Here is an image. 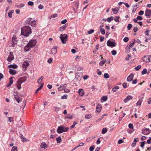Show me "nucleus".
Here are the masks:
<instances>
[{"instance_id":"nucleus-1","label":"nucleus","mask_w":151,"mask_h":151,"mask_svg":"<svg viewBox=\"0 0 151 151\" xmlns=\"http://www.w3.org/2000/svg\"><path fill=\"white\" fill-rule=\"evenodd\" d=\"M21 34L25 36L28 37L32 32L31 29H21Z\"/></svg>"},{"instance_id":"nucleus-2","label":"nucleus","mask_w":151,"mask_h":151,"mask_svg":"<svg viewBox=\"0 0 151 151\" xmlns=\"http://www.w3.org/2000/svg\"><path fill=\"white\" fill-rule=\"evenodd\" d=\"M62 42L63 44H65L66 43L67 41L68 40V36L66 34H61L60 35V37Z\"/></svg>"},{"instance_id":"nucleus-3","label":"nucleus","mask_w":151,"mask_h":151,"mask_svg":"<svg viewBox=\"0 0 151 151\" xmlns=\"http://www.w3.org/2000/svg\"><path fill=\"white\" fill-rule=\"evenodd\" d=\"M12 47H14L15 45L17 43V38L15 35H14L12 38Z\"/></svg>"},{"instance_id":"nucleus-4","label":"nucleus","mask_w":151,"mask_h":151,"mask_svg":"<svg viewBox=\"0 0 151 151\" xmlns=\"http://www.w3.org/2000/svg\"><path fill=\"white\" fill-rule=\"evenodd\" d=\"M143 60L147 63L151 61V55L144 56L143 58Z\"/></svg>"},{"instance_id":"nucleus-5","label":"nucleus","mask_w":151,"mask_h":151,"mask_svg":"<svg viewBox=\"0 0 151 151\" xmlns=\"http://www.w3.org/2000/svg\"><path fill=\"white\" fill-rule=\"evenodd\" d=\"M37 41L36 39H33L30 40L28 44L32 47H34L37 43Z\"/></svg>"},{"instance_id":"nucleus-6","label":"nucleus","mask_w":151,"mask_h":151,"mask_svg":"<svg viewBox=\"0 0 151 151\" xmlns=\"http://www.w3.org/2000/svg\"><path fill=\"white\" fill-rule=\"evenodd\" d=\"M64 127L63 125H61L59 126L57 129V132L58 133H62L64 132Z\"/></svg>"},{"instance_id":"nucleus-7","label":"nucleus","mask_w":151,"mask_h":151,"mask_svg":"<svg viewBox=\"0 0 151 151\" xmlns=\"http://www.w3.org/2000/svg\"><path fill=\"white\" fill-rule=\"evenodd\" d=\"M145 15L147 16V18H149L151 16V10L146 9L145 12Z\"/></svg>"},{"instance_id":"nucleus-8","label":"nucleus","mask_w":151,"mask_h":151,"mask_svg":"<svg viewBox=\"0 0 151 151\" xmlns=\"http://www.w3.org/2000/svg\"><path fill=\"white\" fill-rule=\"evenodd\" d=\"M107 45L110 47H114L116 45L115 43L113 42L110 41L109 40H108L107 42Z\"/></svg>"},{"instance_id":"nucleus-9","label":"nucleus","mask_w":151,"mask_h":151,"mask_svg":"<svg viewBox=\"0 0 151 151\" xmlns=\"http://www.w3.org/2000/svg\"><path fill=\"white\" fill-rule=\"evenodd\" d=\"M14 56L12 53L11 52H10V55L7 58V60L9 62H11L14 59Z\"/></svg>"},{"instance_id":"nucleus-10","label":"nucleus","mask_w":151,"mask_h":151,"mask_svg":"<svg viewBox=\"0 0 151 151\" xmlns=\"http://www.w3.org/2000/svg\"><path fill=\"white\" fill-rule=\"evenodd\" d=\"M29 65V63L27 61L24 62L22 65V67L23 68H25V71H26V68Z\"/></svg>"},{"instance_id":"nucleus-11","label":"nucleus","mask_w":151,"mask_h":151,"mask_svg":"<svg viewBox=\"0 0 151 151\" xmlns=\"http://www.w3.org/2000/svg\"><path fill=\"white\" fill-rule=\"evenodd\" d=\"M134 74L133 73H131L127 78V81H131L133 79Z\"/></svg>"},{"instance_id":"nucleus-12","label":"nucleus","mask_w":151,"mask_h":151,"mask_svg":"<svg viewBox=\"0 0 151 151\" xmlns=\"http://www.w3.org/2000/svg\"><path fill=\"white\" fill-rule=\"evenodd\" d=\"M133 98L132 96H128L124 100V102L126 103L129 100L132 99Z\"/></svg>"},{"instance_id":"nucleus-13","label":"nucleus","mask_w":151,"mask_h":151,"mask_svg":"<svg viewBox=\"0 0 151 151\" xmlns=\"http://www.w3.org/2000/svg\"><path fill=\"white\" fill-rule=\"evenodd\" d=\"M32 47L28 44L27 45L24 47V50L26 52L29 51Z\"/></svg>"},{"instance_id":"nucleus-14","label":"nucleus","mask_w":151,"mask_h":151,"mask_svg":"<svg viewBox=\"0 0 151 151\" xmlns=\"http://www.w3.org/2000/svg\"><path fill=\"white\" fill-rule=\"evenodd\" d=\"M57 47L55 46L52 48L51 50V54H55L57 52Z\"/></svg>"},{"instance_id":"nucleus-15","label":"nucleus","mask_w":151,"mask_h":151,"mask_svg":"<svg viewBox=\"0 0 151 151\" xmlns=\"http://www.w3.org/2000/svg\"><path fill=\"white\" fill-rule=\"evenodd\" d=\"M101 109V105L100 104H98L96 107V111L98 112H100Z\"/></svg>"},{"instance_id":"nucleus-16","label":"nucleus","mask_w":151,"mask_h":151,"mask_svg":"<svg viewBox=\"0 0 151 151\" xmlns=\"http://www.w3.org/2000/svg\"><path fill=\"white\" fill-rule=\"evenodd\" d=\"M21 83H22L23 82L27 80L26 77L25 76L20 77L18 79Z\"/></svg>"},{"instance_id":"nucleus-17","label":"nucleus","mask_w":151,"mask_h":151,"mask_svg":"<svg viewBox=\"0 0 151 151\" xmlns=\"http://www.w3.org/2000/svg\"><path fill=\"white\" fill-rule=\"evenodd\" d=\"M135 42V40H133L132 41H131L130 42L129 46L127 47V48H129V49H130V47H133L134 46Z\"/></svg>"},{"instance_id":"nucleus-18","label":"nucleus","mask_w":151,"mask_h":151,"mask_svg":"<svg viewBox=\"0 0 151 151\" xmlns=\"http://www.w3.org/2000/svg\"><path fill=\"white\" fill-rule=\"evenodd\" d=\"M78 93L79 95L83 96L84 95V91L82 89H80L78 90Z\"/></svg>"},{"instance_id":"nucleus-19","label":"nucleus","mask_w":151,"mask_h":151,"mask_svg":"<svg viewBox=\"0 0 151 151\" xmlns=\"http://www.w3.org/2000/svg\"><path fill=\"white\" fill-rule=\"evenodd\" d=\"M40 147L41 148L45 149L47 147V146L45 142H42L41 144Z\"/></svg>"},{"instance_id":"nucleus-20","label":"nucleus","mask_w":151,"mask_h":151,"mask_svg":"<svg viewBox=\"0 0 151 151\" xmlns=\"http://www.w3.org/2000/svg\"><path fill=\"white\" fill-rule=\"evenodd\" d=\"M9 72L12 75H14L16 74L17 72L14 70L10 69Z\"/></svg>"},{"instance_id":"nucleus-21","label":"nucleus","mask_w":151,"mask_h":151,"mask_svg":"<svg viewBox=\"0 0 151 151\" xmlns=\"http://www.w3.org/2000/svg\"><path fill=\"white\" fill-rule=\"evenodd\" d=\"M32 27H35L36 26V21L35 20L32 21L30 23Z\"/></svg>"},{"instance_id":"nucleus-22","label":"nucleus","mask_w":151,"mask_h":151,"mask_svg":"<svg viewBox=\"0 0 151 151\" xmlns=\"http://www.w3.org/2000/svg\"><path fill=\"white\" fill-rule=\"evenodd\" d=\"M44 83H43L42 84H41L40 85V86L37 89L36 91H35V93H37V92L39 91L43 87V86Z\"/></svg>"},{"instance_id":"nucleus-23","label":"nucleus","mask_w":151,"mask_h":151,"mask_svg":"<svg viewBox=\"0 0 151 151\" xmlns=\"http://www.w3.org/2000/svg\"><path fill=\"white\" fill-rule=\"evenodd\" d=\"M20 138L22 139V141L23 142H25L26 141H28V140L27 139L24 137H23L22 135L20 137Z\"/></svg>"},{"instance_id":"nucleus-24","label":"nucleus","mask_w":151,"mask_h":151,"mask_svg":"<svg viewBox=\"0 0 151 151\" xmlns=\"http://www.w3.org/2000/svg\"><path fill=\"white\" fill-rule=\"evenodd\" d=\"M73 117V115H71L69 114H67L65 116V119L66 118L71 119H72Z\"/></svg>"},{"instance_id":"nucleus-25","label":"nucleus","mask_w":151,"mask_h":151,"mask_svg":"<svg viewBox=\"0 0 151 151\" xmlns=\"http://www.w3.org/2000/svg\"><path fill=\"white\" fill-rule=\"evenodd\" d=\"M14 11L13 10H11L9 11L8 13V16L10 18L12 17V14L14 12Z\"/></svg>"},{"instance_id":"nucleus-26","label":"nucleus","mask_w":151,"mask_h":151,"mask_svg":"<svg viewBox=\"0 0 151 151\" xmlns=\"http://www.w3.org/2000/svg\"><path fill=\"white\" fill-rule=\"evenodd\" d=\"M17 66L16 65H10L8 66V67L9 68H17Z\"/></svg>"},{"instance_id":"nucleus-27","label":"nucleus","mask_w":151,"mask_h":151,"mask_svg":"<svg viewBox=\"0 0 151 151\" xmlns=\"http://www.w3.org/2000/svg\"><path fill=\"white\" fill-rule=\"evenodd\" d=\"M14 98L18 103L20 102V97L17 95H14Z\"/></svg>"},{"instance_id":"nucleus-28","label":"nucleus","mask_w":151,"mask_h":151,"mask_svg":"<svg viewBox=\"0 0 151 151\" xmlns=\"http://www.w3.org/2000/svg\"><path fill=\"white\" fill-rule=\"evenodd\" d=\"M119 88V87L118 86H116L112 89V91L113 92H116Z\"/></svg>"},{"instance_id":"nucleus-29","label":"nucleus","mask_w":151,"mask_h":151,"mask_svg":"<svg viewBox=\"0 0 151 151\" xmlns=\"http://www.w3.org/2000/svg\"><path fill=\"white\" fill-rule=\"evenodd\" d=\"M24 4H21L19 5H17L16 6V7L19 8H21L22 7H24Z\"/></svg>"},{"instance_id":"nucleus-30","label":"nucleus","mask_w":151,"mask_h":151,"mask_svg":"<svg viewBox=\"0 0 151 151\" xmlns=\"http://www.w3.org/2000/svg\"><path fill=\"white\" fill-rule=\"evenodd\" d=\"M91 117V114H87L85 116V118L87 119H89Z\"/></svg>"},{"instance_id":"nucleus-31","label":"nucleus","mask_w":151,"mask_h":151,"mask_svg":"<svg viewBox=\"0 0 151 151\" xmlns=\"http://www.w3.org/2000/svg\"><path fill=\"white\" fill-rule=\"evenodd\" d=\"M43 78H44L42 76L38 80L37 82L39 84H40V83L41 84H42V79H43Z\"/></svg>"},{"instance_id":"nucleus-32","label":"nucleus","mask_w":151,"mask_h":151,"mask_svg":"<svg viewBox=\"0 0 151 151\" xmlns=\"http://www.w3.org/2000/svg\"><path fill=\"white\" fill-rule=\"evenodd\" d=\"M120 17L118 16L115 17L114 18V21L116 22H119V19Z\"/></svg>"},{"instance_id":"nucleus-33","label":"nucleus","mask_w":151,"mask_h":151,"mask_svg":"<svg viewBox=\"0 0 151 151\" xmlns=\"http://www.w3.org/2000/svg\"><path fill=\"white\" fill-rule=\"evenodd\" d=\"M62 140L60 137L56 138V141L57 143H60L61 142Z\"/></svg>"},{"instance_id":"nucleus-34","label":"nucleus","mask_w":151,"mask_h":151,"mask_svg":"<svg viewBox=\"0 0 151 151\" xmlns=\"http://www.w3.org/2000/svg\"><path fill=\"white\" fill-rule=\"evenodd\" d=\"M104 77L106 79L108 78H109V75L107 73H105L104 75Z\"/></svg>"},{"instance_id":"nucleus-35","label":"nucleus","mask_w":151,"mask_h":151,"mask_svg":"<svg viewBox=\"0 0 151 151\" xmlns=\"http://www.w3.org/2000/svg\"><path fill=\"white\" fill-rule=\"evenodd\" d=\"M113 18L112 16L110 17L109 18H108L107 19V21L108 22H110L111 21L113 20Z\"/></svg>"},{"instance_id":"nucleus-36","label":"nucleus","mask_w":151,"mask_h":151,"mask_svg":"<svg viewBox=\"0 0 151 151\" xmlns=\"http://www.w3.org/2000/svg\"><path fill=\"white\" fill-rule=\"evenodd\" d=\"M107 99V97L106 96H103L101 98V99L103 101H106Z\"/></svg>"},{"instance_id":"nucleus-37","label":"nucleus","mask_w":151,"mask_h":151,"mask_svg":"<svg viewBox=\"0 0 151 151\" xmlns=\"http://www.w3.org/2000/svg\"><path fill=\"white\" fill-rule=\"evenodd\" d=\"M107 132V130L106 128H104L102 130V133L103 134Z\"/></svg>"},{"instance_id":"nucleus-38","label":"nucleus","mask_w":151,"mask_h":151,"mask_svg":"<svg viewBox=\"0 0 151 151\" xmlns=\"http://www.w3.org/2000/svg\"><path fill=\"white\" fill-rule=\"evenodd\" d=\"M11 151H17V147H13Z\"/></svg>"},{"instance_id":"nucleus-39","label":"nucleus","mask_w":151,"mask_h":151,"mask_svg":"<svg viewBox=\"0 0 151 151\" xmlns=\"http://www.w3.org/2000/svg\"><path fill=\"white\" fill-rule=\"evenodd\" d=\"M112 10L114 14H116L118 13V10L117 9H113Z\"/></svg>"},{"instance_id":"nucleus-40","label":"nucleus","mask_w":151,"mask_h":151,"mask_svg":"<svg viewBox=\"0 0 151 151\" xmlns=\"http://www.w3.org/2000/svg\"><path fill=\"white\" fill-rule=\"evenodd\" d=\"M77 124V123H76L75 122H74L73 125L70 127V129H71L74 128L75 127L76 124Z\"/></svg>"},{"instance_id":"nucleus-41","label":"nucleus","mask_w":151,"mask_h":151,"mask_svg":"<svg viewBox=\"0 0 151 151\" xmlns=\"http://www.w3.org/2000/svg\"><path fill=\"white\" fill-rule=\"evenodd\" d=\"M147 72V70L146 69H144L142 72V75H143L146 74Z\"/></svg>"},{"instance_id":"nucleus-42","label":"nucleus","mask_w":151,"mask_h":151,"mask_svg":"<svg viewBox=\"0 0 151 151\" xmlns=\"http://www.w3.org/2000/svg\"><path fill=\"white\" fill-rule=\"evenodd\" d=\"M129 40V38L128 37H125V38H124L123 39L124 41L126 42H127Z\"/></svg>"},{"instance_id":"nucleus-43","label":"nucleus","mask_w":151,"mask_h":151,"mask_svg":"<svg viewBox=\"0 0 151 151\" xmlns=\"http://www.w3.org/2000/svg\"><path fill=\"white\" fill-rule=\"evenodd\" d=\"M95 146L94 145H93L91 147H90L89 148V150L90 151H93L94 149Z\"/></svg>"},{"instance_id":"nucleus-44","label":"nucleus","mask_w":151,"mask_h":151,"mask_svg":"<svg viewBox=\"0 0 151 151\" xmlns=\"http://www.w3.org/2000/svg\"><path fill=\"white\" fill-rule=\"evenodd\" d=\"M94 30L93 29H91L88 31V34H90L94 32Z\"/></svg>"},{"instance_id":"nucleus-45","label":"nucleus","mask_w":151,"mask_h":151,"mask_svg":"<svg viewBox=\"0 0 151 151\" xmlns=\"http://www.w3.org/2000/svg\"><path fill=\"white\" fill-rule=\"evenodd\" d=\"M141 68V66L140 65H138L135 68V69L136 70H138Z\"/></svg>"},{"instance_id":"nucleus-46","label":"nucleus","mask_w":151,"mask_h":151,"mask_svg":"<svg viewBox=\"0 0 151 151\" xmlns=\"http://www.w3.org/2000/svg\"><path fill=\"white\" fill-rule=\"evenodd\" d=\"M106 62V60H103L100 62L99 65L101 66L103 65Z\"/></svg>"},{"instance_id":"nucleus-47","label":"nucleus","mask_w":151,"mask_h":151,"mask_svg":"<svg viewBox=\"0 0 151 151\" xmlns=\"http://www.w3.org/2000/svg\"><path fill=\"white\" fill-rule=\"evenodd\" d=\"M67 96V95H64L63 96H61V99H66Z\"/></svg>"},{"instance_id":"nucleus-48","label":"nucleus","mask_w":151,"mask_h":151,"mask_svg":"<svg viewBox=\"0 0 151 151\" xmlns=\"http://www.w3.org/2000/svg\"><path fill=\"white\" fill-rule=\"evenodd\" d=\"M13 78H14V77H11L10 78V79H9V83H11L12 84L13 83V80L12 79Z\"/></svg>"},{"instance_id":"nucleus-49","label":"nucleus","mask_w":151,"mask_h":151,"mask_svg":"<svg viewBox=\"0 0 151 151\" xmlns=\"http://www.w3.org/2000/svg\"><path fill=\"white\" fill-rule=\"evenodd\" d=\"M145 143V141L142 142H141V145H140L141 147H144Z\"/></svg>"},{"instance_id":"nucleus-50","label":"nucleus","mask_w":151,"mask_h":151,"mask_svg":"<svg viewBox=\"0 0 151 151\" xmlns=\"http://www.w3.org/2000/svg\"><path fill=\"white\" fill-rule=\"evenodd\" d=\"M149 129H145L144 130H142V132L143 134H145V131H149Z\"/></svg>"},{"instance_id":"nucleus-51","label":"nucleus","mask_w":151,"mask_h":151,"mask_svg":"<svg viewBox=\"0 0 151 151\" xmlns=\"http://www.w3.org/2000/svg\"><path fill=\"white\" fill-rule=\"evenodd\" d=\"M52 61V58H50L48 59V60L47 62L48 63L50 64L51 63Z\"/></svg>"},{"instance_id":"nucleus-52","label":"nucleus","mask_w":151,"mask_h":151,"mask_svg":"<svg viewBox=\"0 0 151 151\" xmlns=\"http://www.w3.org/2000/svg\"><path fill=\"white\" fill-rule=\"evenodd\" d=\"M116 51L115 50H113L111 51V54L113 55H115L116 54Z\"/></svg>"},{"instance_id":"nucleus-53","label":"nucleus","mask_w":151,"mask_h":151,"mask_svg":"<svg viewBox=\"0 0 151 151\" xmlns=\"http://www.w3.org/2000/svg\"><path fill=\"white\" fill-rule=\"evenodd\" d=\"M101 32L102 35H104L105 34V30L104 29H101Z\"/></svg>"},{"instance_id":"nucleus-54","label":"nucleus","mask_w":151,"mask_h":151,"mask_svg":"<svg viewBox=\"0 0 151 151\" xmlns=\"http://www.w3.org/2000/svg\"><path fill=\"white\" fill-rule=\"evenodd\" d=\"M144 13V12L143 11L141 10L139 11V12L138 14L139 15H142Z\"/></svg>"},{"instance_id":"nucleus-55","label":"nucleus","mask_w":151,"mask_h":151,"mask_svg":"<svg viewBox=\"0 0 151 151\" xmlns=\"http://www.w3.org/2000/svg\"><path fill=\"white\" fill-rule=\"evenodd\" d=\"M22 83H21V82L19 80H18V81L17 82L16 85H19L20 86H21V84Z\"/></svg>"},{"instance_id":"nucleus-56","label":"nucleus","mask_w":151,"mask_h":151,"mask_svg":"<svg viewBox=\"0 0 151 151\" xmlns=\"http://www.w3.org/2000/svg\"><path fill=\"white\" fill-rule=\"evenodd\" d=\"M101 137H100L97 140L96 143L97 144H99L100 143L101 141L100 140V139L101 138Z\"/></svg>"},{"instance_id":"nucleus-57","label":"nucleus","mask_w":151,"mask_h":151,"mask_svg":"<svg viewBox=\"0 0 151 151\" xmlns=\"http://www.w3.org/2000/svg\"><path fill=\"white\" fill-rule=\"evenodd\" d=\"M129 127L130 129H133V125L131 124L130 123L129 124Z\"/></svg>"},{"instance_id":"nucleus-58","label":"nucleus","mask_w":151,"mask_h":151,"mask_svg":"<svg viewBox=\"0 0 151 151\" xmlns=\"http://www.w3.org/2000/svg\"><path fill=\"white\" fill-rule=\"evenodd\" d=\"M147 143L149 144H150L151 143V137H150L149 139L147 140Z\"/></svg>"},{"instance_id":"nucleus-59","label":"nucleus","mask_w":151,"mask_h":151,"mask_svg":"<svg viewBox=\"0 0 151 151\" xmlns=\"http://www.w3.org/2000/svg\"><path fill=\"white\" fill-rule=\"evenodd\" d=\"M28 4L29 5L32 6L34 4V3L32 1H29L28 2Z\"/></svg>"},{"instance_id":"nucleus-60","label":"nucleus","mask_w":151,"mask_h":151,"mask_svg":"<svg viewBox=\"0 0 151 151\" xmlns=\"http://www.w3.org/2000/svg\"><path fill=\"white\" fill-rule=\"evenodd\" d=\"M141 104V102L140 101H139L136 103L137 106H140Z\"/></svg>"},{"instance_id":"nucleus-61","label":"nucleus","mask_w":151,"mask_h":151,"mask_svg":"<svg viewBox=\"0 0 151 151\" xmlns=\"http://www.w3.org/2000/svg\"><path fill=\"white\" fill-rule=\"evenodd\" d=\"M66 84L61 85L60 86V87H61L62 88H63V89L66 88Z\"/></svg>"},{"instance_id":"nucleus-62","label":"nucleus","mask_w":151,"mask_h":151,"mask_svg":"<svg viewBox=\"0 0 151 151\" xmlns=\"http://www.w3.org/2000/svg\"><path fill=\"white\" fill-rule=\"evenodd\" d=\"M67 20L66 19H65L64 20L62 21L61 22V23L62 24H65L67 22Z\"/></svg>"},{"instance_id":"nucleus-63","label":"nucleus","mask_w":151,"mask_h":151,"mask_svg":"<svg viewBox=\"0 0 151 151\" xmlns=\"http://www.w3.org/2000/svg\"><path fill=\"white\" fill-rule=\"evenodd\" d=\"M55 111L56 112H58L59 111V107H55Z\"/></svg>"},{"instance_id":"nucleus-64","label":"nucleus","mask_w":151,"mask_h":151,"mask_svg":"<svg viewBox=\"0 0 151 151\" xmlns=\"http://www.w3.org/2000/svg\"><path fill=\"white\" fill-rule=\"evenodd\" d=\"M147 102L148 104H150L151 103V98H150L148 99Z\"/></svg>"}]
</instances>
